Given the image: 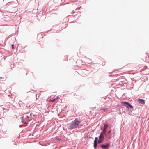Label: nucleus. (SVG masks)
I'll list each match as a JSON object with an SVG mask.
<instances>
[{
    "mask_svg": "<svg viewBox=\"0 0 149 149\" xmlns=\"http://www.w3.org/2000/svg\"><path fill=\"white\" fill-rule=\"evenodd\" d=\"M105 133H104L102 132L99 137V140L98 141V138L96 137L95 138L94 141V146L95 148H96L97 147V143H101L103 142L104 140V136L103 134Z\"/></svg>",
    "mask_w": 149,
    "mask_h": 149,
    "instance_id": "nucleus-1",
    "label": "nucleus"
},
{
    "mask_svg": "<svg viewBox=\"0 0 149 149\" xmlns=\"http://www.w3.org/2000/svg\"><path fill=\"white\" fill-rule=\"evenodd\" d=\"M81 121L78 118H76L75 120L72 122V124L70 126L71 129H73L79 127V125Z\"/></svg>",
    "mask_w": 149,
    "mask_h": 149,
    "instance_id": "nucleus-2",
    "label": "nucleus"
},
{
    "mask_svg": "<svg viewBox=\"0 0 149 149\" xmlns=\"http://www.w3.org/2000/svg\"><path fill=\"white\" fill-rule=\"evenodd\" d=\"M121 104L123 106H126L127 108H128L129 107L130 108H133V107L132 106L127 102H122Z\"/></svg>",
    "mask_w": 149,
    "mask_h": 149,
    "instance_id": "nucleus-3",
    "label": "nucleus"
},
{
    "mask_svg": "<svg viewBox=\"0 0 149 149\" xmlns=\"http://www.w3.org/2000/svg\"><path fill=\"white\" fill-rule=\"evenodd\" d=\"M108 127V125L107 124H105L104 126V130L102 132L104 133H105L106 132V130Z\"/></svg>",
    "mask_w": 149,
    "mask_h": 149,
    "instance_id": "nucleus-4",
    "label": "nucleus"
},
{
    "mask_svg": "<svg viewBox=\"0 0 149 149\" xmlns=\"http://www.w3.org/2000/svg\"><path fill=\"white\" fill-rule=\"evenodd\" d=\"M138 102L142 104H144L145 103V100L143 99H139L138 100Z\"/></svg>",
    "mask_w": 149,
    "mask_h": 149,
    "instance_id": "nucleus-5",
    "label": "nucleus"
},
{
    "mask_svg": "<svg viewBox=\"0 0 149 149\" xmlns=\"http://www.w3.org/2000/svg\"><path fill=\"white\" fill-rule=\"evenodd\" d=\"M109 146V145L108 144H107L106 145H101L100 146L101 148L103 149H106Z\"/></svg>",
    "mask_w": 149,
    "mask_h": 149,
    "instance_id": "nucleus-6",
    "label": "nucleus"
},
{
    "mask_svg": "<svg viewBox=\"0 0 149 149\" xmlns=\"http://www.w3.org/2000/svg\"><path fill=\"white\" fill-rule=\"evenodd\" d=\"M56 100H57V99H54L52 100H50V101L51 102H54Z\"/></svg>",
    "mask_w": 149,
    "mask_h": 149,
    "instance_id": "nucleus-7",
    "label": "nucleus"
},
{
    "mask_svg": "<svg viewBox=\"0 0 149 149\" xmlns=\"http://www.w3.org/2000/svg\"><path fill=\"white\" fill-rule=\"evenodd\" d=\"M81 6L80 7V8H77L76 9V10H79L80 9V8H81Z\"/></svg>",
    "mask_w": 149,
    "mask_h": 149,
    "instance_id": "nucleus-8",
    "label": "nucleus"
},
{
    "mask_svg": "<svg viewBox=\"0 0 149 149\" xmlns=\"http://www.w3.org/2000/svg\"><path fill=\"white\" fill-rule=\"evenodd\" d=\"M12 48L13 49H14V45L13 44V45H12Z\"/></svg>",
    "mask_w": 149,
    "mask_h": 149,
    "instance_id": "nucleus-9",
    "label": "nucleus"
},
{
    "mask_svg": "<svg viewBox=\"0 0 149 149\" xmlns=\"http://www.w3.org/2000/svg\"><path fill=\"white\" fill-rule=\"evenodd\" d=\"M42 104V102H41L40 103V104H38V105H41V104Z\"/></svg>",
    "mask_w": 149,
    "mask_h": 149,
    "instance_id": "nucleus-10",
    "label": "nucleus"
},
{
    "mask_svg": "<svg viewBox=\"0 0 149 149\" xmlns=\"http://www.w3.org/2000/svg\"><path fill=\"white\" fill-rule=\"evenodd\" d=\"M0 45L1 46H4V45H3V44H1H1H0Z\"/></svg>",
    "mask_w": 149,
    "mask_h": 149,
    "instance_id": "nucleus-11",
    "label": "nucleus"
},
{
    "mask_svg": "<svg viewBox=\"0 0 149 149\" xmlns=\"http://www.w3.org/2000/svg\"><path fill=\"white\" fill-rule=\"evenodd\" d=\"M96 108V107H94L93 108V109H95Z\"/></svg>",
    "mask_w": 149,
    "mask_h": 149,
    "instance_id": "nucleus-12",
    "label": "nucleus"
},
{
    "mask_svg": "<svg viewBox=\"0 0 149 149\" xmlns=\"http://www.w3.org/2000/svg\"><path fill=\"white\" fill-rule=\"evenodd\" d=\"M24 123L25 124H27V123H26V122H24Z\"/></svg>",
    "mask_w": 149,
    "mask_h": 149,
    "instance_id": "nucleus-13",
    "label": "nucleus"
},
{
    "mask_svg": "<svg viewBox=\"0 0 149 149\" xmlns=\"http://www.w3.org/2000/svg\"><path fill=\"white\" fill-rule=\"evenodd\" d=\"M78 13H81V12H78Z\"/></svg>",
    "mask_w": 149,
    "mask_h": 149,
    "instance_id": "nucleus-14",
    "label": "nucleus"
},
{
    "mask_svg": "<svg viewBox=\"0 0 149 149\" xmlns=\"http://www.w3.org/2000/svg\"><path fill=\"white\" fill-rule=\"evenodd\" d=\"M74 13V12L73 13H72V14H73Z\"/></svg>",
    "mask_w": 149,
    "mask_h": 149,
    "instance_id": "nucleus-15",
    "label": "nucleus"
},
{
    "mask_svg": "<svg viewBox=\"0 0 149 149\" xmlns=\"http://www.w3.org/2000/svg\"><path fill=\"white\" fill-rule=\"evenodd\" d=\"M0 79H2V77H0Z\"/></svg>",
    "mask_w": 149,
    "mask_h": 149,
    "instance_id": "nucleus-16",
    "label": "nucleus"
},
{
    "mask_svg": "<svg viewBox=\"0 0 149 149\" xmlns=\"http://www.w3.org/2000/svg\"><path fill=\"white\" fill-rule=\"evenodd\" d=\"M111 132V131H109V132H108V133H109L110 132Z\"/></svg>",
    "mask_w": 149,
    "mask_h": 149,
    "instance_id": "nucleus-17",
    "label": "nucleus"
},
{
    "mask_svg": "<svg viewBox=\"0 0 149 149\" xmlns=\"http://www.w3.org/2000/svg\"><path fill=\"white\" fill-rule=\"evenodd\" d=\"M37 94H36V96H37Z\"/></svg>",
    "mask_w": 149,
    "mask_h": 149,
    "instance_id": "nucleus-18",
    "label": "nucleus"
}]
</instances>
